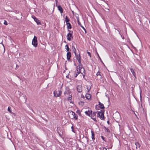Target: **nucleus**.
Masks as SVG:
<instances>
[{
  "mask_svg": "<svg viewBox=\"0 0 150 150\" xmlns=\"http://www.w3.org/2000/svg\"><path fill=\"white\" fill-rule=\"evenodd\" d=\"M78 66L76 68V71L75 72V77H76L77 75L80 73L83 74L85 73V70L83 67V66L81 63V61L78 62Z\"/></svg>",
  "mask_w": 150,
  "mask_h": 150,
  "instance_id": "obj_1",
  "label": "nucleus"
},
{
  "mask_svg": "<svg viewBox=\"0 0 150 150\" xmlns=\"http://www.w3.org/2000/svg\"><path fill=\"white\" fill-rule=\"evenodd\" d=\"M104 110H101V111L99 112L98 113V117H99L101 119L104 120Z\"/></svg>",
  "mask_w": 150,
  "mask_h": 150,
  "instance_id": "obj_2",
  "label": "nucleus"
},
{
  "mask_svg": "<svg viewBox=\"0 0 150 150\" xmlns=\"http://www.w3.org/2000/svg\"><path fill=\"white\" fill-rule=\"evenodd\" d=\"M37 39V37L35 36L32 41V45H33V46L35 47L37 46L38 45V41Z\"/></svg>",
  "mask_w": 150,
  "mask_h": 150,
  "instance_id": "obj_3",
  "label": "nucleus"
},
{
  "mask_svg": "<svg viewBox=\"0 0 150 150\" xmlns=\"http://www.w3.org/2000/svg\"><path fill=\"white\" fill-rule=\"evenodd\" d=\"M62 91L60 90L59 91L58 93L57 92H56V91H54V95L55 97H58L60 96L62 94Z\"/></svg>",
  "mask_w": 150,
  "mask_h": 150,
  "instance_id": "obj_4",
  "label": "nucleus"
},
{
  "mask_svg": "<svg viewBox=\"0 0 150 150\" xmlns=\"http://www.w3.org/2000/svg\"><path fill=\"white\" fill-rule=\"evenodd\" d=\"M67 39L69 41L71 40L73 38L72 34L69 33L67 34Z\"/></svg>",
  "mask_w": 150,
  "mask_h": 150,
  "instance_id": "obj_5",
  "label": "nucleus"
},
{
  "mask_svg": "<svg viewBox=\"0 0 150 150\" xmlns=\"http://www.w3.org/2000/svg\"><path fill=\"white\" fill-rule=\"evenodd\" d=\"M69 113L73 116V118H74L75 119L77 120V119L78 116L75 113V112L72 111H71L69 112Z\"/></svg>",
  "mask_w": 150,
  "mask_h": 150,
  "instance_id": "obj_6",
  "label": "nucleus"
},
{
  "mask_svg": "<svg viewBox=\"0 0 150 150\" xmlns=\"http://www.w3.org/2000/svg\"><path fill=\"white\" fill-rule=\"evenodd\" d=\"M76 57V59L78 60V62H80L81 61V57L79 54H76V53L75 54Z\"/></svg>",
  "mask_w": 150,
  "mask_h": 150,
  "instance_id": "obj_7",
  "label": "nucleus"
},
{
  "mask_svg": "<svg viewBox=\"0 0 150 150\" xmlns=\"http://www.w3.org/2000/svg\"><path fill=\"white\" fill-rule=\"evenodd\" d=\"M92 112V111L91 110H88V111H86L85 112L86 114L89 116H91V115Z\"/></svg>",
  "mask_w": 150,
  "mask_h": 150,
  "instance_id": "obj_8",
  "label": "nucleus"
},
{
  "mask_svg": "<svg viewBox=\"0 0 150 150\" xmlns=\"http://www.w3.org/2000/svg\"><path fill=\"white\" fill-rule=\"evenodd\" d=\"M135 146L137 149H139L140 148V145L139 143L135 142Z\"/></svg>",
  "mask_w": 150,
  "mask_h": 150,
  "instance_id": "obj_9",
  "label": "nucleus"
},
{
  "mask_svg": "<svg viewBox=\"0 0 150 150\" xmlns=\"http://www.w3.org/2000/svg\"><path fill=\"white\" fill-rule=\"evenodd\" d=\"M82 87L81 86H78L77 87V90L79 92H81L82 91Z\"/></svg>",
  "mask_w": 150,
  "mask_h": 150,
  "instance_id": "obj_10",
  "label": "nucleus"
},
{
  "mask_svg": "<svg viewBox=\"0 0 150 150\" xmlns=\"http://www.w3.org/2000/svg\"><path fill=\"white\" fill-rule=\"evenodd\" d=\"M67 59L68 60H69L70 59L71 57V53L69 52H68L67 53Z\"/></svg>",
  "mask_w": 150,
  "mask_h": 150,
  "instance_id": "obj_11",
  "label": "nucleus"
},
{
  "mask_svg": "<svg viewBox=\"0 0 150 150\" xmlns=\"http://www.w3.org/2000/svg\"><path fill=\"white\" fill-rule=\"evenodd\" d=\"M33 18V17H32L34 18V21L36 22L38 25L40 24L41 23L40 21L36 18L34 16Z\"/></svg>",
  "mask_w": 150,
  "mask_h": 150,
  "instance_id": "obj_12",
  "label": "nucleus"
},
{
  "mask_svg": "<svg viewBox=\"0 0 150 150\" xmlns=\"http://www.w3.org/2000/svg\"><path fill=\"white\" fill-rule=\"evenodd\" d=\"M96 75L97 76V79H100L102 78V76L100 74V72L98 71L97 72Z\"/></svg>",
  "mask_w": 150,
  "mask_h": 150,
  "instance_id": "obj_13",
  "label": "nucleus"
},
{
  "mask_svg": "<svg viewBox=\"0 0 150 150\" xmlns=\"http://www.w3.org/2000/svg\"><path fill=\"white\" fill-rule=\"evenodd\" d=\"M77 22H78V24L83 29V30H84L85 31H86V30L84 28L83 26L81 25L80 22V21L79 20L78 17V18H77Z\"/></svg>",
  "mask_w": 150,
  "mask_h": 150,
  "instance_id": "obj_14",
  "label": "nucleus"
},
{
  "mask_svg": "<svg viewBox=\"0 0 150 150\" xmlns=\"http://www.w3.org/2000/svg\"><path fill=\"white\" fill-rule=\"evenodd\" d=\"M91 95L88 93L86 94L85 96L86 98L88 100L91 99Z\"/></svg>",
  "mask_w": 150,
  "mask_h": 150,
  "instance_id": "obj_15",
  "label": "nucleus"
},
{
  "mask_svg": "<svg viewBox=\"0 0 150 150\" xmlns=\"http://www.w3.org/2000/svg\"><path fill=\"white\" fill-rule=\"evenodd\" d=\"M58 9L60 11V12L62 13L63 12V10L62 7L60 6H58Z\"/></svg>",
  "mask_w": 150,
  "mask_h": 150,
  "instance_id": "obj_16",
  "label": "nucleus"
},
{
  "mask_svg": "<svg viewBox=\"0 0 150 150\" xmlns=\"http://www.w3.org/2000/svg\"><path fill=\"white\" fill-rule=\"evenodd\" d=\"M66 25L67 26V28L68 29H71V26L70 23H67Z\"/></svg>",
  "mask_w": 150,
  "mask_h": 150,
  "instance_id": "obj_17",
  "label": "nucleus"
},
{
  "mask_svg": "<svg viewBox=\"0 0 150 150\" xmlns=\"http://www.w3.org/2000/svg\"><path fill=\"white\" fill-rule=\"evenodd\" d=\"M96 112H93L92 113V112L91 113V117H95L96 115Z\"/></svg>",
  "mask_w": 150,
  "mask_h": 150,
  "instance_id": "obj_18",
  "label": "nucleus"
},
{
  "mask_svg": "<svg viewBox=\"0 0 150 150\" xmlns=\"http://www.w3.org/2000/svg\"><path fill=\"white\" fill-rule=\"evenodd\" d=\"M130 70L133 75L134 76L135 78H136V74L134 70L132 68H131L130 69Z\"/></svg>",
  "mask_w": 150,
  "mask_h": 150,
  "instance_id": "obj_19",
  "label": "nucleus"
},
{
  "mask_svg": "<svg viewBox=\"0 0 150 150\" xmlns=\"http://www.w3.org/2000/svg\"><path fill=\"white\" fill-rule=\"evenodd\" d=\"M99 104L100 106V107L102 109H104V105L102 103H101L100 102H99Z\"/></svg>",
  "mask_w": 150,
  "mask_h": 150,
  "instance_id": "obj_20",
  "label": "nucleus"
},
{
  "mask_svg": "<svg viewBox=\"0 0 150 150\" xmlns=\"http://www.w3.org/2000/svg\"><path fill=\"white\" fill-rule=\"evenodd\" d=\"M65 21L67 23H68L69 22V21L70 20L69 18H68L67 16H66L65 18Z\"/></svg>",
  "mask_w": 150,
  "mask_h": 150,
  "instance_id": "obj_21",
  "label": "nucleus"
},
{
  "mask_svg": "<svg viewBox=\"0 0 150 150\" xmlns=\"http://www.w3.org/2000/svg\"><path fill=\"white\" fill-rule=\"evenodd\" d=\"M91 133H92V139L93 140L95 139V138H94V132L92 131H91Z\"/></svg>",
  "mask_w": 150,
  "mask_h": 150,
  "instance_id": "obj_22",
  "label": "nucleus"
},
{
  "mask_svg": "<svg viewBox=\"0 0 150 150\" xmlns=\"http://www.w3.org/2000/svg\"><path fill=\"white\" fill-rule=\"evenodd\" d=\"M11 107L10 106L8 107V110L10 113H12V111L11 110Z\"/></svg>",
  "mask_w": 150,
  "mask_h": 150,
  "instance_id": "obj_23",
  "label": "nucleus"
},
{
  "mask_svg": "<svg viewBox=\"0 0 150 150\" xmlns=\"http://www.w3.org/2000/svg\"><path fill=\"white\" fill-rule=\"evenodd\" d=\"M57 132L58 133L59 136L61 137H62V135L59 132V131H58V128H57Z\"/></svg>",
  "mask_w": 150,
  "mask_h": 150,
  "instance_id": "obj_24",
  "label": "nucleus"
},
{
  "mask_svg": "<svg viewBox=\"0 0 150 150\" xmlns=\"http://www.w3.org/2000/svg\"><path fill=\"white\" fill-rule=\"evenodd\" d=\"M87 89L88 90L87 92H88L90 89H91V87L90 86H87Z\"/></svg>",
  "mask_w": 150,
  "mask_h": 150,
  "instance_id": "obj_25",
  "label": "nucleus"
},
{
  "mask_svg": "<svg viewBox=\"0 0 150 150\" xmlns=\"http://www.w3.org/2000/svg\"><path fill=\"white\" fill-rule=\"evenodd\" d=\"M65 47H67V48H66L67 51L68 52L69 50V47L68 45H66Z\"/></svg>",
  "mask_w": 150,
  "mask_h": 150,
  "instance_id": "obj_26",
  "label": "nucleus"
},
{
  "mask_svg": "<svg viewBox=\"0 0 150 150\" xmlns=\"http://www.w3.org/2000/svg\"><path fill=\"white\" fill-rule=\"evenodd\" d=\"M105 128L106 132H110V130L109 129L106 128V127H105Z\"/></svg>",
  "mask_w": 150,
  "mask_h": 150,
  "instance_id": "obj_27",
  "label": "nucleus"
},
{
  "mask_svg": "<svg viewBox=\"0 0 150 150\" xmlns=\"http://www.w3.org/2000/svg\"><path fill=\"white\" fill-rule=\"evenodd\" d=\"M79 104L82 105H83L84 104V103L82 101H80L79 102Z\"/></svg>",
  "mask_w": 150,
  "mask_h": 150,
  "instance_id": "obj_28",
  "label": "nucleus"
},
{
  "mask_svg": "<svg viewBox=\"0 0 150 150\" xmlns=\"http://www.w3.org/2000/svg\"><path fill=\"white\" fill-rule=\"evenodd\" d=\"M72 99V97L71 95H69V97H68V100H71Z\"/></svg>",
  "mask_w": 150,
  "mask_h": 150,
  "instance_id": "obj_29",
  "label": "nucleus"
},
{
  "mask_svg": "<svg viewBox=\"0 0 150 150\" xmlns=\"http://www.w3.org/2000/svg\"><path fill=\"white\" fill-rule=\"evenodd\" d=\"M92 119H93L95 122H97V120H96V117H91Z\"/></svg>",
  "mask_w": 150,
  "mask_h": 150,
  "instance_id": "obj_30",
  "label": "nucleus"
},
{
  "mask_svg": "<svg viewBox=\"0 0 150 150\" xmlns=\"http://www.w3.org/2000/svg\"><path fill=\"white\" fill-rule=\"evenodd\" d=\"M4 24L5 25H8V23L7 21L5 20Z\"/></svg>",
  "mask_w": 150,
  "mask_h": 150,
  "instance_id": "obj_31",
  "label": "nucleus"
},
{
  "mask_svg": "<svg viewBox=\"0 0 150 150\" xmlns=\"http://www.w3.org/2000/svg\"><path fill=\"white\" fill-rule=\"evenodd\" d=\"M72 47L74 48V49H73V51H74V53L75 54V53H76V49L75 47H74L73 46H72Z\"/></svg>",
  "mask_w": 150,
  "mask_h": 150,
  "instance_id": "obj_32",
  "label": "nucleus"
},
{
  "mask_svg": "<svg viewBox=\"0 0 150 150\" xmlns=\"http://www.w3.org/2000/svg\"><path fill=\"white\" fill-rule=\"evenodd\" d=\"M87 53L90 56V57H91V54L89 52H88V51H87Z\"/></svg>",
  "mask_w": 150,
  "mask_h": 150,
  "instance_id": "obj_33",
  "label": "nucleus"
},
{
  "mask_svg": "<svg viewBox=\"0 0 150 150\" xmlns=\"http://www.w3.org/2000/svg\"><path fill=\"white\" fill-rule=\"evenodd\" d=\"M23 97H24V99H25V102H26V101L27 98H26L25 96V95H23Z\"/></svg>",
  "mask_w": 150,
  "mask_h": 150,
  "instance_id": "obj_34",
  "label": "nucleus"
},
{
  "mask_svg": "<svg viewBox=\"0 0 150 150\" xmlns=\"http://www.w3.org/2000/svg\"><path fill=\"white\" fill-rule=\"evenodd\" d=\"M101 138L104 141H105V138L104 137H103V136H101Z\"/></svg>",
  "mask_w": 150,
  "mask_h": 150,
  "instance_id": "obj_35",
  "label": "nucleus"
},
{
  "mask_svg": "<svg viewBox=\"0 0 150 150\" xmlns=\"http://www.w3.org/2000/svg\"><path fill=\"white\" fill-rule=\"evenodd\" d=\"M107 149L105 147L103 148V150H107Z\"/></svg>",
  "mask_w": 150,
  "mask_h": 150,
  "instance_id": "obj_36",
  "label": "nucleus"
},
{
  "mask_svg": "<svg viewBox=\"0 0 150 150\" xmlns=\"http://www.w3.org/2000/svg\"><path fill=\"white\" fill-rule=\"evenodd\" d=\"M98 57H99V59H100V61H102L101 60V59L100 58V56H99V54H98Z\"/></svg>",
  "mask_w": 150,
  "mask_h": 150,
  "instance_id": "obj_37",
  "label": "nucleus"
},
{
  "mask_svg": "<svg viewBox=\"0 0 150 150\" xmlns=\"http://www.w3.org/2000/svg\"><path fill=\"white\" fill-rule=\"evenodd\" d=\"M71 128L72 129V131L74 132V131H73V126H72Z\"/></svg>",
  "mask_w": 150,
  "mask_h": 150,
  "instance_id": "obj_38",
  "label": "nucleus"
},
{
  "mask_svg": "<svg viewBox=\"0 0 150 150\" xmlns=\"http://www.w3.org/2000/svg\"><path fill=\"white\" fill-rule=\"evenodd\" d=\"M134 86L133 87V86H132V89H134Z\"/></svg>",
  "mask_w": 150,
  "mask_h": 150,
  "instance_id": "obj_39",
  "label": "nucleus"
},
{
  "mask_svg": "<svg viewBox=\"0 0 150 150\" xmlns=\"http://www.w3.org/2000/svg\"><path fill=\"white\" fill-rule=\"evenodd\" d=\"M68 76H66V77H68V78H69V77H68Z\"/></svg>",
  "mask_w": 150,
  "mask_h": 150,
  "instance_id": "obj_40",
  "label": "nucleus"
},
{
  "mask_svg": "<svg viewBox=\"0 0 150 150\" xmlns=\"http://www.w3.org/2000/svg\"><path fill=\"white\" fill-rule=\"evenodd\" d=\"M78 112H79V113H80V112H80V111H79H79H78Z\"/></svg>",
  "mask_w": 150,
  "mask_h": 150,
  "instance_id": "obj_41",
  "label": "nucleus"
},
{
  "mask_svg": "<svg viewBox=\"0 0 150 150\" xmlns=\"http://www.w3.org/2000/svg\"><path fill=\"white\" fill-rule=\"evenodd\" d=\"M108 122H109L108 121Z\"/></svg>",
  "mask_w": 150,
  "mask_h": 150,
  "instance_id": "obj_42",
  "label": "nucleus"
},
{
  "mask_svg": "<svg viewBox=\"0 0 150 150\" xmlns=\"http://www.w3.org/2000/svg\"><path fill=\"white\" fill-rule=\"evenodd\" d=\"M79 150H81V149H79Z\"/></svg>",
  "mask_w": 150,
  "mask_h": 150,
  "instance_id": "obj_43",
  "label": "nucleus"
}]
</instances>
